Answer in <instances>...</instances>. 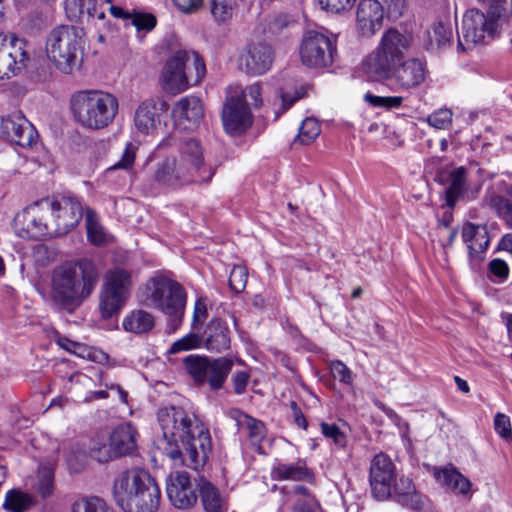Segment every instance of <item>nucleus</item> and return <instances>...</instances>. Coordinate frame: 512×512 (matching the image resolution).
<instances>
[{
	"instance_id": "a878e982",
	"label": "nucleus",
	"mask_w": 512,
	"mask_h": 512,
	"mask_svg": "<svg viewBox=\"0 0 512 512\" xmlns=\"http://www.w3.org/2000/svg\"><path fill=\"white\" fill-rule=\"evenodd\" d=\"M384 10L377 0H361L356 11V22L363 36H372L383 25Z\"/></svg>"
},
{
	"instance_id": "79ce46f5",
	"label": "nucleus",
	"mask_w": 512,
	"mask_h": 512,
	"mask_svg": "<svg viewBox=\"0 0 512 512\" xmlns=\"http://www.w3.org/2000/svg\"><path fill=\"white\" fill-rule=\"evenodd\" d=\"M71 512H114V510L102 498L91 496L76 500L72 504Z\"/></svg>"
},
{
	"instance_id": "8fccbe9b",
	"label": "nucleus",
	"mask_w": 512,
	"mask_h": 512,
	"mask_svg": "<svg viewBox=\"0 0 512 512\" xmlns=\"http://www.w3.org/2000/svg\"><path fill=\"white\" fill-rule=\"evenodd\" d=\"M453 112L448 108L433 111L425 118V122L434 129L445 130L452 124Z\"/></svg>"
},
{
	"instance_id": "3c124183",
	"label": "nucleus",
	"mask_w": 512,
	"mask_h": 512,
	"mask_svg": "<svg viewBox=\"0 0 512 512\" xmlns=\"http://www.w3.org/2000/svg\"><path fill=\"white\" fill-rule=\"evenodd\" d=\"M493 427L496 434L505 442H512V423L508 415L497 412L494 415Z\"/></svg>"
},
{
	"instance_id": "bf43d9fd",
	"label": "nucleus",
	"mask_w": 512,
	"mask_h": 512,
	"mask_svg": "<svg viewBox=\"0 0 512 512\" xmlns=\"http://www.w3.org/2000/svg\"><path fill=\"white\" fill-rule=\"evenodd\" d=\"M356 0H318L322 10L331 14H340L350 10Z\"/></svg>"
},
{
	"instance_id": "f257e3e1",
	"label": "nucleus",
	"mask_w": 512,
	"mask_h": 512,
	"mask_svg": "<svg viewBox=\"0 0 512 512\" xmlns=\"http://www.w3.org/2000/svg\"><path fill=\"white\" fill-rule=\"evenodd\" d=\"M162 431L157 449L175 463L197 470L204 466L212 449L208 429L192 413L181 407H164L157 413Z\"/></svg>"
},
{
	"instance_id": "f704fd0d",
	"label": "nucleus",
	"mask_w": 512,
	"mask_h": 512,
	"mask_svg": "<svg viewBox=\"0 0 512 512\" xmlns=\"http://www.w3.org/2000/svg\"><path fill=\"white\" fill-rule=\"evenodd\" d=\"M232 366L233 361L226 357L209 360L206 383L209 384L211 389L217 390L223 386Z\"/></svg>"
},
{
	"instance_id": "864d4df0",
	"label": "nucleus",
	"mask_w": 512,
	"mask_h": 512,
	"mask_svg": "<svg viewBox=\"0 0 512 512\" xmlns=\"http://www.w3.org/2000/svg\"><path fill=\"white\" fill-rule=\"evenodd\" d=\"M489 205L502 217L512 228V203L501 196H491L488 200Z\"/></svg>"
},
{
	"instance_id": "680f3d73",
	"label": "nucleus",
	"mask_w": 512,
	"mask_h": 512,
	"mask_svg": "<svg viewBox=\"0 0 512 512\" xmlns=\"http://www.w3.org/2000/svg\"><path fill=\"white\" fill-rule=\"evenodd\" d=\"M72 354H75L76 356L81 358H88L96 362H103L108 359L107 354H105L104 352L100 350L90 349L85 345L77 342Z\"/></svg>"
},
{
	"instance_id": "7c9ffc66",
	"label": "nucleus",
	"mask_w": 512,
	"mask_h": 512,
	"mask_svg": "<svg viewBox=\"0 0 512 512\" xmlns=\"http://www.w3.org/2000/svg\"><path fill=\"white\" fill-rule=\"evenodd\" d=\"M435 478L456 494L467 496L471 490V481L453 466L436 471Z\"/></svg>"
},
{
	"instance_id": "1a4fd4ad",
	"label": "nucleus",
	"mask_w": 512,
	"mask_h": 512,
	"mask_svg": "<svg viewBox=\"0 0 512 512\" xmlns=\"http://www.w3.org/2000/svg\"><path fill=\"white\" fill-rule=\"evenodd\" d=\"M83 50V31L74 26L62 25L54 28L46 40V53L56 68L70 74L79 65Z\"/></svg>"
},
{
	"instance_id": "09e8293b",
	"label": "nucleus",
	"mask_w": 512,
	"mask_h": 512,
	"mask_svg": "<svg viewBox=\"0 0 512 512\" xmlns=\"http://www.w3.org/2000/svg\"><path fill=\"white\" fill-rule=\"evenodd\" d=\"M138 145L133 142H127L121 153L120 159L115 162L109 170H131L134 166L136 155L138 152Z\"/></svg>"
},
{
	"instance_id": "69168bd1",
	"label": "nucleus",
	"mask_w": 512,
	"mask_h": 512,
	"mask_svg": "<svg viewBox=\"0 0 512 512\" xmlns=\"http://www.w3.org/2000/svg\"><path fill=\"white\" fill-rule=\"evenodd\" d=\"M207 318V304L202 298L196 300L194 305L192 327L196 328L201 325Z\"/></svg>"
},
{
	"instance_id": "dca6fc26",
	"label": "nucleus",
	"mask_w": 512,
	"mask_h": 512,
	"mask_svg": "<svg viewBox=\"0 0 512 512\" xmlns=\"http://www.w3.org/2000/svg\"><path fill=\"white\" fill-rule=\"evenodd\" d=\"M29 60L24 39L0 34V81L19 75Z\"/></svg>"
},
{
	"instance_id": "ddd939ff",
	"label": "nucleus",
	"mask_w": 512,
	"mask_h": 512,
	"mask_svg": "<svg viewBox=\"0 0 512 512\" xmlns=\"http://www.w3.org/2000/svg\"><path fill=\"white\" fill-rule=\"evenodd\" d=\"M13 228L16 235L23 239L54 237L48 216V206L45 204L44 198L17 213Z\"/></svg>"
},
{
	"instance_id": "393cba45",
	"label": "nucleus",
	"mask_w": 512,
	"mask_h": 512,
	"mask_svg": "<svg viewBox=\"0 0 512 512\" xmlns=\"http://www.w3.org/2000/svg\"><path fill=\"white\" fill-rule=\"evenodd\" d=\"M166 492L172 505L178 509L190 508L197 501V494L187 472L172 473L167 479Z\"/></svg>"
},
{
	"instance_id": "9d476101",
	"label": "nucleus",
	"mask_w": 512,
	"mask_h": 512,
	"mask_svg": "<svg viewBox=\"0 0 512 512\" xmlns=\"http://www.w3.org/2000/svg\"><path fill=\"white\" fill-rule=\"evenodd\" d=\"M502 14L491 10L484 13L476 8L466 11L458 31V47L465 51L495 39L500 33Z\"/></svg>"
},
{
	"instance_id": "4d7b16f0",
	"label": "nucleus",
	"mask_w": 512,
	"mask_h": 512,
	"mask_svg": "<svg viewBox=\"0 0 512 512\" xmlns=\"http://www.w3.org/2000/svg\"><path fill=\"white\" fill-rule=\"evenodd\" d=\"M248 272L244 266L236 265L232 268L229 277V285L236 293L242 292L247 283Z\"/></svg>"
},
{
	"instance_id": "bb28decb",
	"label": "nucleus",
	"mask_w": 512,
	"mask_h": 512,
	"mask_svg": "<svg viewBox=\"0 0 512 512\" xmlns=\"http://www.w3.org/2000/svg\"><path fill=\"white\" fill-rule=\"evenodd\" d=\"M462 240L468 250L471 267H475L482 259L489 246L488 231L485 226L466 223L462 227Z\"/></svg>"
},
{
	"instance_id": "4468645a",
	"label": "nucleus",
	"mask_w": 512,
	"mask_h": 512,
	"mask_svg": "<svg viewBox=\"0 0 512 512\" xmlns=\"http://www.w3.org/2000/svg\"><path fill=\"white\" fill-rule=\"evenodd\" d=\"M54 237L63 236L74 229L83 217L79 199L71 196L44 198Z\"/></svg>"
},
{
	"instance_id": "473e14b6",
	"label": "nucleus",
	"mask_w": 512,
	"mask_h": 512,
	"mask_svg": "<svg viewBox=\"0 0 512 512\" xmlns=\"http://www.w3.org/2000/svg\"><path fill=\"white\" fill-rule=\"evenodd\" d=\"M155 319L151 313L142 309H134L127 313L122 320L125 332L141 335L153 329Z\"/></svg>"
},
{
	"instance_id": "a18cd8bd",
	"label": "nucleus",
	"mask_w": 512,
	"mask_h": 512,
	"mask_svg": "<svg viewBox=\"0 0 512 512\" xmlns=\"http://www.w3.org/2000/svg\"><path fill=\"white\" fill-rule=\"evenodd\" d=\"M36 489L44 498L52 495L54 490V472L50 466L39 467Z\"/></svg>"
},
{
	"instance_id": "774afa93",
	"label": "nucleus",
	"mask_w": 512,
	"mask_h": 512,
	"mask_svg": "<svg viewBox=\"0 0 512 512\" xmlns=\"http://www.w3.org/2000/svg\"><path fill=\"white\" fill-rule=\"evenodd\" d=\"M250 375L245 371H239L232 377V383L236 394H242L246 390Z\"/></svg>"
},
{
	"instance_id": "6e6d98bb",
	"label": "nucleus",
	"mask_w": 512,
	"mask_h": 512,
	"mask_svg": "<svg viewBox=\"0 0 512 512\" xmlns=\"http://www.w3.org/2000/svg\"><path fill=\"white\" fill-rule=\"evenodd\" d=\"M488 275L492 281L502 283L508 278L509 266L504 260L495 258L489 262Z\"/></svg>"
},
{
	"instance_id": "4c0bfd02",
	"label": "nucleus",
	"mask_w": 512,
	"mask_h": 512,
	"mask_svg": "<svg viewBox=\"0 0 512 512\" xmlns=\"http://www.w3.org/2000/svg\"><path fill=\"white\" fill-rule=\"evenodd\" d=\"M240 429L247 431L248 437L253 445H259L266 435L265 425L245 413L239 412L236 417Z\"/></svg>"
},
{
	"instance_id": "58836bf2",
	"label": "nucleus",
	"mask_w": 512,
	"mask_h": 512,
	"mask_svg": "<svg viewBox=\"0 0 512 512\" xmlns=\"http://www.w3.org/2000/svg\"><path fill=\"white\" fill-rule=\"evenodd\" d=\"M209 360L207 357L199 355H189L184 358L185 370L197 384L206 383Z\"/></svg>"
},
{
	"instance_id": "a19ab883",
	"label": "nucleus",
	"mask_w": 512,
	"mask_h": 512,
	"mask_svg": "<svg viewBox=\"0 0 512 512\" xmlns=\"http://www.w3.org/2000/svg\"><path fill=\"white\" fill-rule=\"evenodd\" d=\"M209 9L214 21L218 24H223L232 19L236 11V1L210 0Z\"/></svg>"
},
{
	"instance_id": "37998d69",
	"label": "nucleus",
	"mask_w": 512,
	"mask_h": 512,
	"mask_svg": "<svg viewBox=\"0 0 512 512\" xmlns=\"http://www.w3.org/2000/svg\"><path fill=\"white\" fill-rule=\"evenodd\" d=\"M89 454L100 463H106L118 457L111 445V440L109 439V443H107L103 438L93 439L89 447Z\"/></svg>"
},
{
	"instance_id": "052dcab7",
	"label": "nucleus",
	"mask_w": 512,
	"mask_h": 512,
	"mask_svg": "<svg viewBox=\"0 0 512 512\" xmlns=\"http://www.w3.org/2000/svg\"><path fill=\"white\" fill-rule=\"evenodd\" d=\"M72 354H75L76 356L81 358H88L96 362H103L108 359L107 354H105L104 352L100 350L90 349L85 345L77 342Z\"/></svg>"
},
{
	"instance_id": "e2e57ef3",
	"label": "nucleus",
	"mask_w": 512,
	"mask_h": 512,
	"mask_svg": "<svg viewBox=\"0 0 512 512\" xmlns=\"http://www.w3.org/2000/svg\"><path fill=\"white\" fill-rule=\"evenodd\" d=\"M321 431L325 437L332 439L335 444L340 446L345 444V435L337 425L322 422Z\"/></svg>"
},
{
	"instance_id": "c03bdc74",
	"label": "nucleus",
	"mask_w": 512,
	"mask_h": 512,
	"mask_svg": "<svg viewBox=\"0 0 512 512\" xmlns=\"http://www.w3.org/2000/svg\"><path fill=\"white\" fill-rule=\"evenodd\" d=\"M451 37V28L443 23H437L428 31V48L431 50L438 49L448 44Z\"/></svg>"
},
{
	"instance_id": "aec40b11",
	"label": "nucleus",
	"mask_w": 512,
	"mask_h": 512,
	"mask_svg": "<svg viewBox=\"0 0 512 512\" xmlns=\"http://www.w3.org/2000/svg\"><path fill=\"white\" fill-rule=\"evenodd\" d=\"M152 186L163 191L177 190L193 185L179 166L176 156L170 155L158 161L151 174Z\"/></svg>"
},
{
	"instance_id": "4be33fe9",
	"label": "nucleus",
	"mask_w": 512,
	"mask_h": 512,
	"mask_svg": "<svg viewBox=\"0 0 512 512\" xmlns=\"http://www.w3.org/2000/svg\"><path fill=\"white\" fill-rule=\"evenodd\" d=\"M165 102L146 99L139 103L133 115V131L137 136H152L160 124V111L166 109Z\"/></svg>"
},
{
	"instance_id": "2f4dec72",
	"label": "nucleus",
	"mask_w": 512,
	"mask_h": 512,
	"mask_svg": "<svg viewBox=\"0 0 512 512\" xmlns=\"http://www.w3.org/2000/svg\"><path fill=\"white\" fill-rule=\"evenodd\" d=\"M272 478L275 480L307 481L313 480V474L304 461L296 463H278L272 468Z\"/></svg>"
},
{
	"instance_id": "cd10ccee",
	"label": "nucleus",
	"mask_w": 512,
	"mask_h": 512,
	"mask_svg": "<svg viewBox=\"0 0 512 512\" xmlns=\"http://www.w3.org/2000/svg\"><path fill=\"white\" fill-rule=\"evenodd\" d=\"M390 498L412 510H420L423 507L421 495L416 491L411 479L407 477L395 480L392 484V495Z\"/></svg>"
},
{
	"instance_id": "20e7f679",
	"label": "nucleus",
	"mask_w": 512,
	"mask_h": 512,
	"mask_svg": "<svg viewBox=\"0 0 512 512\" xmlns=\"http://www.w3.org/2000/svg\"><path fill=\"white\" fill-rule=\"evenodd\" d=\"M112 495L123 512H156L161 499L155 479L138 468L125 470L115 478Z\"/></svg>"
},
{
	"instance_id": "72a5a7b5",
	"label": "nucleus",
	"mask_w": 512,
	"mask_h": 512,
	"mask_svg": "<svg viewBox=\"0 0 512 512\" xmlns=\"http://www.w3.org/2000/svg\"><path fill=\"white\" fill-rule=\"evenodd\" d=\"M85 226L88 241L94 246L106 245L113 241V236L101 225L95 212L86 208Z\"/></svg>"
},
{
	"instance_id": "13d9d810",
	"label": "nucleus",
	"mask_w": 512,
	"mask_h": 512,
	"mask_svg": "<svg viewBox=\"0 0 512 512\" xmlns=\"http://www.w3.org/2000/svg\"><path fill=\"white\" fill-rule=\"evenodd\" d=\"M330 372L333 378L341 383L345 385L353 384V372L342 361H332L330 364Z\"/></svg>"
},
{
	"instance_id": "39448f33",
	"label": "nucleus",
	"mask_w": 512,
	"mask_h": 512,
	"mask_svg": "<svg viewBox=\"0 0 512 512\" xmlns=\"http://www.w3.org/2000/svg\"><path fill=\"white\" fill-rule=\"evenodd\" d=\"M142 301L168 316V326L175 332L181 325L186 305L182 286L166 276L150 278L141 289Z\"/></svg>"
},
{
	"instance_id": "6e6552de",
	"label": "nucleus",
	"mask_w": 512,
	"mask_h": 512,
	"mask_svg": "<svg viewBox=\"0 0 512 512\" xmlns=\"http://www.w3.org/2000/svg\"><path fill=\"white\" fill-rule=\"evenodd\" d=\"M205 72V64L197 53L178 50L166 60L160 82L166 92L175 95L199 83Z\"/></svg>"
},
{
	"instance_id": "0e129e2a",
	"label": "nucleus",
	"mask_w": 512,
	"mask_h": 512,
	"mask_svg": "<svg viewBox=\"0 0 512 512\" xmlns=\"http://www.w3.org/2000/svg\"><path fill=\"white\" fill-rule=\"evenodd\" d=\"M175 7L185 14H193L200 10L204 0H172Z\"/></svg>"
},
{
	"instance_id": "c756f323",
	"label": "nucleus",
	"mask_w": 512,
	"mask_h": 512,
	"mask_svg": "<svg viewBox=\"0 0 512 512\" xmlns=\"http://www.w3.org/2000/svg\"><path fill=\"white\" fill-rule=\"evenodd\" d=\"M205 346L209 351L221 352L230 346V331L220 319H213L205 330Z\"/></svg>"
},
{
	"instance_id": "9b49d317",
	"label": "nucleus",
	"mask_w": 512,
	"mask_h": 512,
	"mask_svg": "<svg viewBox=\"0 0 512 512\" xmlns=\"http://www.w3.org/2000/svg\"><path fill=\"white\" fill-rule=\"evenodd\" d=\"M131 271L115 267L106 272L99 294V311L104 319L118 314L131 295Z\"/></svg>"
},
{
	"instance_id": "5701e85b",
	"label": "nucleus",
	"mask_w": 512,
	"mask_h": 512,
	"mask_svg": "<svg viewBox=\"0 0 512 512\" xmlns=\"http://www.w3.org/2000/svg\"><path fill=\"white\" fill-rule=\"evenodd\" d=\"M222 122L227 133L241 134L252 124L250 109L241 98L231 96L227 98L224 104Z\"/></svg>"
},
{
	"instance_id": "e433bc0d",
	"label": "nucleus",
	"mask_w": 512,
	"mask_h": 512,
	"mask_svg": "<svg viewBox=\"0 0 512 512\" xmlns=\"http://www.w3.org/2000/svg\"><path fill=\"white\" fill-rule=\"evenodd\" d=\"M467 171L463 166L450 171L448 178V187L446 189V202L452 207L466 190Z\"/></svg>"
},
{
	"instance_id": "f03ea898",
	"label": "nucleus",
	"mask_w": 512,
	"mask_h": 512,
	"mask_svg": "<svg viewBox=\"0 0 512 512\" xmlns=\"http://www.w3.org/2000/svg\"><path fill=\"white\" fill-rule=\"evenodd\" d=\"M64 6L71 21L98 31L100 42L105 40L102 32L112 30L107 13L116 20L129 22L135 28L139 41H143L157 26V18L153 13L129 8L118 0H65Z\"/></svg>"
},
{
	"instance_id": "f3484780",
	"label": "nucleus",
	"mask_w": 512,
	"mask_h": 512,
	"mask_svg": "<svg viewBox=\"0 0 512 512\" xmlns=\"http://www.w3.org/2000/svg\"><path fill=\"white\" fill-rule=\"evenodd\" d=\"M275 52L271 45L263 41L246 44L239 53V69L246 74L261 76L267 73L274 63Z\"/></svg>"
},
{
	"instance_id": "338daca9",
	"label": "nucleus",
	"mask_w": 512,
	"mask_h": 512,
	"mask_svg": "<svg viewBox=\"0 0 512 512\" xmlns=\"http://www.w3.org/2000/svg\"><path fill=\"white\" fill-rule=\"evenodd\" d=\"M384 413L386 416L396 425L398 426L400 430L401 437L404 440L408 439V431H409V425L407 422L403 421L401 417L391 408L384 407L383 408Z\"/></svg>"
},
{
	"instance_id": "f8f14e48",
	"label": "nucleus",
	"mask_w": 512,
	"mask_h": 512,
	"mask_svg": "<svg viewBox=\"0 0 512 512\" xmlns=\"http://www.w3.org/2000/svg\"><path fill=\"white\" fill-rule=\"evenodd\" d=\"M175 156L193 185L208 183L215 175V168L205 160L204 148L197 139L183 141Z\"/></svg>"
},
{
	"instance_id": "b1692460",
	"label": "nucleus",
	"mask_w": 512,
	"mask_h": 512,
	"mask_svg": "<svg viewBox=\"0 0 512 512\" xmlns=\"http://www.w3.org/2000/svg\"><path fill=\"white\" fill-rule=\"evenodd\" d=\"M204 116V107L200 98L185 96L179 99L172 108L175 125L182 130L197 128Z\"/></svg>"
},
{
	"instance_id": "a211bd4d",
	"label": "nucleus",
	"mask_w": 512,
	"mask_h": 512,
	"mask_svg": "<svg viewBox=\"0 0 512 512\" xmlns=\"http://www.w3.org/2000/svg\"><path fill=\"white\" fill-rule=\"evenodd\" d=\"M395 466L384 453L375 455L370 464L369 482L374 498L387 500L392 495V484L395 482Z\"/></svg>"
},
{
	"instance_id": "49530a36",
	"label": "nucleus",
	"mask_w": 512,
	"mask_h": 512,
	"mask_svg": "<svg viewBox=\"0 0 512 512\" xmlns=\"http://www.w3.org/2000/svg\"><path fill=\"white\" fill-rule=\"evenodd\" d=\"M320 133V123L315 118H306L300 126L298 139L302 144L309 145L320 135Z\"/></svg>"
},
{
	"instance_id": "6ab92c4d",
	"label": "nucleus",
	"mask_w": 512,
	"mask_h": 512,
	"mask_svg": "<svg viewBox=\"0 0 512 512\" xmlns=\"http://www.w3.org/2000/svg\"><path fill=\"white\" fill-rule=\"evenodd\" d=\"M425 79V64L417 58H410L392 66L383 81H391L397 91L409 92L422 85Z\"/></svg>"
},
{
	"instance_id": "de8ad7c7",
	"label": "nucleus",
	"mask_w": 512,
	"mask_h": 512,
	"mask_svg": "<svg viewBox=\"0 0 512 512\" xmlns=\"http://www.w3.org/2000/svg\"><path fill=\"white\" fill-rule=\"evenodd\" d=\"M202 345V337L197 333H188L182 338L176 340L170 346L168 352L170 354H176L180 352H186L189 350L197 349Z\"/></svg>"
},
{
	"instance_id": "423d86ee",
	"label": "nucleus",
	"mask_w": 512,
	"mask_h": 512,
	"mask_svg": "<svg viewBox=\"0 0 512 512\" xmlns=\"http://www.w3.org/2000/svg\"><path fill=\"white\" fill-rule=\"evenodd\" d=\"M118 109V99L108 92L80 91L71 98V111L75 121L87 129L100 130L109 126Z\"/></svg>"
},
{
	"instance_id": "603ef678",
	"label": "nucleus",
	"mask_w": 512,
	"mask_h": 512,
	"mask_svg": "<svg viewBox=\"0 0 512 512\" xmlns=\"http://www.w3.org/2000/svg\"><path fill=\"white\" fill-rule=\"evenodd\" d=\"M364 100L373 107H382L386 109L399 108L402 105V96H376L371 93L364 95Z\"/></svg>"
},
{
	"instance_id": "5fc2aeb1",
	"label": "nucleus",
	"mask_w": 512,
	"mask_h": 512,
	"mask_svg": "<svg viewBox=\"0 0 512 512\" xmlns=\"http://www.w3.org/2000/svg\"><path fill=\"white\" fill-rule=\"evenodd\" d=\"M238 97L242 99L249 109L251 107L259 108L262 105L260 84L253 83L247 86L241 91V94Z\"/></svg>"
},
{
	"instance_id": "0eeeda50",
	"label": "nucleus",
	"mask_w": 512,
	"mask_h": 512,
	"mask_svg": "<svg viewBox=\"0 0 512 512\" xmlns=\"http://www.w3.org/2000/svg\"><path fill=\"white\" fill-rule=\"evenodd\" d=\"M411 43L409 34L394 28L386 30L377 47L362 62L364 74L372 81H383L390 68L402 61Z\"/></svg>"
},
{
	"instance_id": "2eb2a0df",
	"label": "nucleus",
	"mask_w": 512,
	"mask_h": 512,
	"mask_svg": "<svg viewBox=\"0 0 512 512\" xmlns=\"http://www.w3.org/2000/svg\"><path fill=\"white\" fill-rule=\"evenodd\" d=\"M334 40L316 31L304 34L300 46V58L304 65L312 68L330 66L333 63L336 47Z\"/></svg>"
},
{
	"instance_id": "412c9836",
	"label": "nucleus",
	"mask_w": 512,
	"mask_h": 512,
	"mask_svg": "<svg viewBox=\"0 0 512 512\" xmlns=\"http://www.w3.org/2000/svg\"><path fill=\"white\" fill-rule=\"evenodd\" d=\"M0 132L7 140L21 147H31L38 139L36 129L21 112L0 118Z\"/></svg>"
},
{
	"instance_id": "c9c22d12",
	"label": "nucleus",
	"mask_w": 512,
	"mask_h": 512,
	"mask_svg": "<svg viewBox=\"0 0 512 512\" xmlns=\"http://www.w3.org/2000/svg\"><path fill=\"white\" fill-rule=\"evenodd\" d=\"M197 486L205 511L221 512L224 506V499L219 490L203 477L199 478Z\"/></svg>"
},
{
	"instance_id": "7ed1b4c3",
	"label": "nucleus",
	"mask_w": 512,
	"mask_h": 512,
	"mask_svg": "<svg viewBox=\"0 0 512 512\" xmlns=\"http://www.w3.org/2000/svg\"><path fill=\"white\" fill-rule=\"evenodd\" d=\"M99 278L96 263L88 258L68 260L56 266L51 275V301L73 311L93 293Z\"/></svg>"
},
{
	"instance_id": "ea45409f",
	"label": "nucleus",
	"mask_w": 512,
	"mask_h": 512,
	"mask_svg": "<svg viewBox=\"0 0 512 512\" xmlns=\"http://www.w3.org/2000/svg\"><path fill=\"white\" fill-rule=\"evenodd\" d=\"M33 503L32 498L17 489L9 490L5 495L3 508L8 512H25Z\"/></svg>"
},
{
	"instance_id": "c85d7f7f",
	"label": "nucleus",
	"mask_w": 512,
	"mask_h": 512,
	"mask_svg": "<svg viewBox=\"0 0 512 512\" xmlns=\"http://www.w3.org/2000/svg\"><path fill=\"white\" fill-rule=\"evenodd\" d=\"M137 431L131 423L118 425L110 435L111 445L116 455L125 456L131 454L137 447Z\"/></svg>"
}]
</instances>
